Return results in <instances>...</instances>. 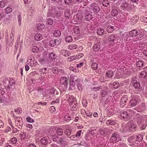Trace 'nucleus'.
I'll list each match as a JSON object with an SVG mask.
<instances>
[{
	"instance_id": "obj_1",
	"label": "nucleus",
	"mask_w": 147,
	"mask_h": 147,
	"mask_svg": "<svg viewBox=\"0 0 147 147\" xmlns=\"http://www.w3.org/2000/svg\"><path fill=\"white\" fill-rule=\"evenodd\" d=\"M122 136L118 132L114 131L112 134L110 140L111 142H116L121 140Z\"/></svg>"
},
{
	"instance_id": "obj_2",
	"label": "nucleus",
	"mask_w": 147,
	"mask_h": 147,
	"mask_svg": "<svg viewBox=\"0 0 147 147\" xmlns=\"http://www.w3.org/2000/svg\"><path fill=\"white\" fill-rule=\"evenodd\" d=\"M47 17H52L55 18L57 17L58 19H60V16L58 14V12L55 8H51L48 12Z\"/></svg>"
},
{
	"instance_id": "obj_3",
	"label": "nucleus",
	"mask_w": 147,
	"mask_h": 147,
	"mask_svg": "<svg viewBox=\"0 0 147 147\" xmlns=\"http://www.w3.org/2000/svg\"><path fill=\"white\" fill-rule=\"evenodd\" d=\"M136 126L133 121L127 123L125 126L123 127L125 131L130 130L134 131L136 130Z\"/></svg>"
},
{
	"instance_id": "obj_4",
	"label": "nucleus",
	"mask_w": 147,
	"mask_h": 147,
	"mask_svg": "<svg viewBox=\"0 0 147 147\" xmlns=\"http://www.w3.org/2000/svg\"><path fill=\"white\" fill-rule=\"evenodd\" d=\"M111 129H109L107 128H105L103 129H100L98 131V133L101 135L105 136L108 134H111L112 132Z\"/></svg>"
},
{
	"instance_id": "obj_5",
	"label": "nucleus",
	"mask_w": 147,
	"mask_h": 147,
	"mask_svg": "<svg viewBox=\"0 0 147 147\" xmlns=\"http://www.w3.org/2000/svg\"><path fill=\"white\" fill-rule=\"evenodd\" d=\"M132 111H131L129 110H127L125 111H121L120 112V116L121 118L125 119L127 118L131 114V113Z\"/></svg>"
},
{
	"instance_id": "obj_6",
	"label": "nucleus",
	"mask_w": 147,
	"mask_h": 147,
	"mask_svg": "<svg viewBox=\"0 0 147 147\" xmlns=\"http://www.w3.org/2000/svg\"><path fill=\"white\" fill-rule=\"evenodd\" d=\"M90 11L93 10L94 12L97 13L100 10V8L94 3L91 4L89 7Z\"/></svg>"
},
{
	"instance_id": "obj_7",
	"label": "nucleus",
	"mask_w": 147,
	"mask_h": 147,
	"mask_svg": "<svg viewBox=\"0 0 147 147\" xmlns=\"http://www.w3.org/2000/svg\"><path fill=\"white\" fill-rule=\"evenodd\" d=\"M22 119L20 117H17L15 121V126L19 129H22V122L21 121Z\"/></svg>"
},
{
	"instance_id": "obj_8",
	"label": "nucleus",
	"mask_w": 147,
	"mask_h": 147,
	"mask_svg": "<svg viewBox=\"0 0 147 147\" xmlns=\"http://www.w3.org/2000/svg\"><path fill=\"white\" fill-rule=\"evenodd\" d=\"M135 118L138 125H140L142 123H143L144 121L141 115L139 114H137L136 115Z\"/></svg>"
},
{
	"instance_id": "obj_9",
	"label": "nucleus",
	"mask_w": 147,
	"mask_h": 147,
	"mask_svg": "<svg viewBox=\"0 0 147 147\" xmlns=\"http://www.w3.org/2000/svg\"><path fill=\"white\" fill-rule=\"evenodd\" d=\"M71 15L70 10L69 9H67L64 11V16L65 18L67 19H69Z\"/></svg>"
},
{
	"instance_id": "obj_10",
	"label": "nucleus",
	"mask_w": 147,
	"mask_h": 147,
	"mask_svg": "<svg viewBox=\"0 0 147 147\" xmlns=\"http://www.w3.org/2000/svg\"><path fill=\"white\" fill-rule=\"evenodd\" d=\"M60 53L61 55L65 57H68L70 55V52L69 51L65 50H61L60 51Z\"/></svg>"
},
{
	"instance_id": "obj_11",
	"label": "nucleus",
	"mask_w": 147,
	"mask_h": 147,
	"mask_svg": "<svg viewBox=\"0 0 147 147\" xmlns=\"http://www.w3.org/2000/svg\"><path fill=\"white\" fill-rule=\"evenodd\" d=\"M138 35V33L137 31L135 30L131 31L129 33V35H130L131 37H134L136 38H137Z\"/></svg>"
},
{
	"instance_id": "obj_12",
	"label": "nucleus",
	"mask_w": 147,
	"mask_h": 147,
	"mask_svg": "<svg viewBox=\"0 0 147 147\" xmlns=\"http://www.w3.org/2000/svg\"><path fill=\"white\" fill-rule=\"evenodd\" d=\"M71 80H73V82H76V84L80 81L76 76L73 75H71L70 76V81H71Z\"/></svg>"
},
{
	"instance_id": "obj_13",
	"label": "nucleus",
	"mask_w": 147,
	"mask_h": 147,
	"mask_svg": "<svg viewBox=\"0 0 147 147\" xmlns=\"http://www.w3.org/2000/svg\"><path fill=\"white\" fill-rule=\"evenodd\" d=\"M74 118L73 116L69 115H66L64 117V120L67 122H69L71 119Z\"/></svg>"
},
{
	"instance_id": "obj_14",
	"label": "nucleus",
	"mask_w": 147,
	"mask_h": 147,
	"mask_svg": "<svg viewBox=\"0 0 147 147\" xmlns=\"http://www.w3.org/2000/svg\"><path fill=\"white\" fill-rule=\"evenodd\" d=\"M67 78L65 77H62L61 78L60 80V83L62 84L65 85H67Z\"/></svg>"
},
{
	"instance_id": "obj_15",
	"label": "nucleus",
	"mask_w": 147,
	"mask_h": 147,
	"mask_svg": "<svg viewBox=\"0 0 147 147\" xmlns=\"http://www.w3.org/2000/svg\"><path fill=\"white\" fill-rule=\"evenodd\" d=\"M67 100L69 102V104L70 103L74 101L75 100H76L74 97L70 95H67Z\"/></svg>"
},
{
	"instance_id": "obj_16",
	"label": "nucleus",
	"mask_w": 147,
	"mask_h": 147,
	"mask_svg": "<svg viewBox=\"0 0 147 147\" xmlns=\"http://www.w3.org/2000/svg\"><path fill=\"white\" fill-rule=\"evenodd\" d=\"M15 84V80L12 79H11L9 81V84L7 86V88H10V86H13Z\"/></svg>"
},
{
	"instance_id": "obj_17",
	"label": "nucleus",
	"mask_w": 147,
	"mask_h": 147,
	"mask_svg": "<svg viewBox=\"0 0 147 147\" xmlns=\"http://www.w3.org/2000/svg\"><path fill=\"white\" fill-rule=\"evenodd\" d=\"M14 37L13 36H10L9 40V41L8 40H6V44L8 45V46L11 47L12 45V43L13 42Z\"/></svg>"
},
{
	"instance_id": "obj_18",
	"label": "nucleus",
	"mask_w": 147,
	"mask_h": 147,
	"mask_svg": "<svg viewBox=\"0 0 147 147\" xmlns=\"http://www.w3.org/2000/svg\"><path fill=\"white\" fill-rule=\"evenodd\" d=\"M34 38L35 40L39 41L42 39V36L39 34H36L34 36Z\"/></svg>"
},
{
	"instance_id": "obj_19",
	"label": "nucleus",
	"mask_w": 147,
	"mask_h": 147,
	"mask_svg": "<svg viewBox=\"0 0 147 147\" xmlns=\"http://www.w3.org/2000/svg\"><path fill=\"white\" fill-rule=\"evenodd\" d=\"M133 86L134 87L137 89H139L140 87V83L138 82H136L133 83Z\"/></svg>"
},
{
	"instance_id": "obj_20",
	"label": "nucleus",
	"mask_w": 147,
	"mask_h": 147,
	"mask_svg": "<svg viewBox=\"0 0 147 147\" xmlns=\"http://www.w3.org/2000/svg\"><path fill=\"white\" fill-rule=\"evenodd\" d=\"M113 75V72L111 70H108L106 73V76L109 78H111Z\"/></svg>"
},
{
	"instance_id": "obj_21",
	"label": "nucleus",
	"mask_w": 147,
	"mask_h": 147,
	"mask_svg": "<svg viewBox=\"0 0 147 147\" xmlns=\"http://www.w3.org/2000/svg\"><path fill=\"white\" fill-rule=\"evenodd\" d=\"M137 101L135 99H133L131 100L129 102L130 105L132 107H134L137 104Z\"/></svg>"
},
{
	"instance_id": "obj_22",
	"label": "nucleus",
	"mask_w": 147,
	"mask_h": 147,
	"mask_svg": "<svg viewBox=\"0 0 147 147\" xmlns=\"http://www.w3.org/2000/svg\"><path fill=\"white\" fill-rule=\"evenodd\" d=\"M76 84V82H73V80L70 81L69 88L71 90L75 88L74 86H75Z\"/></svg>"
},
{
	"instance_id": "obj_23",
	"label": "nucleus",
	"mask_w": 147,
	"mask_h": 147,
	"mask_svg": "<svg viewBox=\"0 0 147 147\" xmlns=\"http://www.w3.org/2000/svg\"><path fill=\"white\" fill-rule=\"evenodd\" d=\"M83 13H78L76 15V18L78 20H81L83 17Z\"/></svg>"
},
{
	"instance_id": "obj_24",
	"label": "nucleus",
	"mask_w": 147,
	"mask_h": 147,
	"mask_svg": "<svg viewBox=\"0 0 147 147\" xmlns=\"http://www.w3.org/2000/svg\"><path fill=\"white\" fill-rule=\"evenodd\" d=\"M63 132V129H62L61 128H58L56 131V133L57 134H58V135H62Z\"/></svg>"
},
{
	"instance_id": "obj_25",
	"label": "nucleus",
	"mask_w": 147,
	"mask_h": 147,
	"mask_svg": "<svg viewBox=\"0 0 147 147\" xmlns=\"http://www.w3.org/2000/svg\"><path fill=\"white\" fill-rule=\"evenodd\" d=\"M78 47V46L76 44H71L68 46V48L71 50H73L76 49Z\"/></svg>"
},
{
	"instance_id": "obj_26",
	"label": "nucleus",
	"mask_w": 147,
	"mask_h": 147,
	"mask_svg": "<svg viewBox=\"0 0 147 147\" xmlns=\"http://www.w3.org/2000/svg\"><path fill=\"white\" fill-rule=\"evenodd\" d=\"M104 32V30L102 28H99L97 30V33L99 35H103Z\"/></svg>"
},
{
	"instance_id": "obj_27",
	"label": "nucleus",
	"mask_w": 147,
	"mask_h": 147,
	"mask_svg": "<svg viewBox=\"0 0 147 147\" xmlns=\"http://www.w3.org/2000/svg\"><path fill=\"white\" fill-rule=\"evenodd\" d=\"M19 137L20 138L24 139L26 138H27L26 134L25 133L21 132L19 134Z\"/></svg>"
},
{
	"instance_id": "obj_28",
	"label": "nucleus",
	"mask_w": 147,
	"mask_h": 147,
	"mask_svg": "<svg viewBox=\"0 0 147 147\" xmlns=\"http://www.w3.org/2000/svg\"><path fill=\"white\" fill-rule=\"evenodd\" d=\"M116 123L115 121H111V120H108L106 124L107 125H115Z\"/></svg>"
},
{
	"instance_id": "obj_29",
	"label": "nucleus",
	"mask_w": 147,
	"mask_h": 147,
	"mask_svg": "<svg viewBox=\"0 0 147 147\" xmlns=\"http://www.w3.org/2000/svg\"><path fill=\"white\" fill-rule=\"evenodd\" d=\"M71 130L69 129H66L64 131V133L68 137H69V136L71 134Z\"/></svg>"
},
{
	"instance_id": "obj_30",
	"label": "nucleus",
	"mask_w": 147,
	"mask_h": 147,
	"mask_svg": "<svg viewBox=\"0 0 147 147\" xmlns=\"http://www.w3.org/2000/svg\"><path fill=\"white\" fill-rule=\"evenodd\" d=\"M66 41L67 42H71L72 41V38L70 36H67L65 38Z\"/></svg>"
},
{
	"instance_id": "obj_31",
	"label": "nucleus",
	"mask_w": 147,
	"mask_h": 147,
	"mask_svg": "<svg viewBox=\"0 0 147 147\" xmlns=\"http://www.w3.org/2000/svg\"><path fill=\"white\" fill-rule=\"evenodd\" d=\"M114 29L113 26H109L107 28V31L109 33H111L114 30Z\"/></svg>"
},
{
	"instance_id": "obj_32",
	"label": "nucleus",
	"mask_w": 147,
	"mask_h": 147,
	"mask_svg": "<svg viewBox=\"0 0 147 147\" xmlns=\"http://www.w3.org/2000/svg\"><path fill=\"white\" fill-rule=\"evenodd\" d=\"M143 139V136L140 134L137 136L136 141L140 142L142 141Z\"/></svg>"
},
{
	"instance_id": "obj_33",
	"label": "nucleus",
	"mask_w": 147,
	"mask_h": 147,
	"mask_svg": "<svg viewBox=\"0 0 147 147\" xmlns=\"http://www.w3.org/2000/svg\"><path fill=\"white\" fill-rule=\"evenodd\" d=\"M33 58V57L32 56L30 55L29 56L28 58V64L29 65H32V64L31 62H32L31 61L32 60V58Z\"/></svg>"
},
{
	"instance_id": "obj_34",
	"label": "nucleus",
	"mask_w": 147,
	"mask_h": 147,
	"mask_svg": "<svg viewBox=\"0 0 147 147\" xmlns=\"http://www.w3.org/2000/svg\"><path fill=\"white\" fill-rule=\"evenodd\" d=\"M40 142L42 144L45 145L47 143L48 141L47 138L44 137L40 139Z\"/></svg>"
},
{
	"instance_id": "obj_35",
	"label": "nucleus",
	"mask_w": 147,
	"mask_h": 147,
	"mask_svg": "<svg viewBox=\"0 0 147 147\" xmlns=\"http://www.w3.org/2000/svg\"><path fill=\"white\" fill-rule=\"evenodd\" d=\"M111 14L113 16H117L118 14V11L117 10L113 9L111 12Z\"/></svg>"
},
{
	"instance_id": "obj_36",
	"label": "nucleus",
	"mask_w": 147,
	"mask_h": 147,
	"mask_svg": "<svg viewBox=\"0 0 147 147\" xmlns=\"http://www.w3.org/2000/svg\"><path fill=\"white\" fill-rule=\"evenodd\" d=\"M147 76V74L146 71H143L141 72L140 76L142 78H146Z\"/></svg>"
},
{
	"instance_id": "obj_37",
	"label": "nucleus",
	"mask_w": 147,
	"mask_h": 147,
	"mask_svg": "<svg viewBox=\"0 0 147 147\" xmlns=\"http://www.w3.org/2000/svg\"><path fill=\"white\" fill-rule=\"evenodd\" d=\"M115 37L113 35H111L109 37V40L111 42V43L113 42L115 39Z\"/></svg>"
},
{
	"instance_id": "obj_38",
	"label": "nucleus",
	"mask_w": 147,
	"mask_h": 147,
	"mask_svg": "<svg viewBox=\"0 0 147 147\" xmlns=\"http://www.w3.org/2000/svg\"><path fill=\"white\" fill-rule=\"evenodd\" d=\"M77 103V102L76 100H75L73 102H72L70 103L69 104L71 107L75 108L76 107Z\"/></svg>"
},
{
	"instance_id": "obj_39",
	"label": "nucleus",
	"mask_w": 147,
	"mask_h": 147,
	"mask_svg": "<svg viewBox=\"0 0 147 147\" xmlns=\"http://www.w3.org/2000/svg\"><path fill=\"white\" fill-rule=\"evenodd\" d=\"M45 26L43 24L39 23L37 25V28L39 30H42L44 28Z\"/></svg>"
},
{
	"instance_id": "obj_40",
	"label": "nucleus",
	"mask_w": 147,
	"mask_h": 147,
	"mask_svg": "<svg viewBox=\"0 0 147 147\" xmlns=\"http://www.w3.org/2000/svg\"><path fill=\"white\" fill-rule=\"evenodd\" d=\"M92 16L90 14H87L85 16L86 19L87 21L92 20Z\"/></svg>"
},
{
	"instance_id": "obj_41",
	"label": "nucleus",
	"mask_w": 147,
	"mask_h": 147,
	"mask_svg": "<svg viewBox=\"0 0 147 147\" xmlns=\"http://www.w3.org/2000/svg\"><path fill=\"white\" fill-rule=\"evenodd\" d=\"M32 51L34 53H37L39 51V48L36 46H34L32 47Z\"/></svg>"
},
{
	"instance_id": "obj_42",
	"label": "nucleus",
	"mask_w": 147,
	"mask_h": 147,
	"mask_svg": "<svg viewBox=\"0 0 147 147\" xmlns=\"http://www.w3.org/2000/svg\"><path fill=\"white\" fill-rule=\"evenodd\" d=\"M61 34V33L60 31L57 30L55 31L53 33L54 36L55 37H58Z\"/></svg>"
},
{
	"instance_id": "obj_43",
	"label": "nucleus",
	"mask_w": 147,
	"mask_h": 147,
	"mask_svg": "<svg viewBox=\"0 0 147 147\" xmlns=\"http://www.w3.org/2000/svg\"><path fill=\"white\" fill-rule=\"evenodd\" d=\"M93 49L94 51H98L100 49V46L97 44H95L93 47Z\"/></svg>"
},
{
	"instance_id": "obj_44",
	"label": "nucleus",
	"mask_w": 147,
	"mask_h": 147,
	"mask_svg": "<svg viewBox=\"0 0 147 147\" xmlns=\"http://www.w3.org/2000/svg\"><path fill=\"white\" fill-rule=\"evenodd\" d=\"M144 64V63L143 61H139L137 63V66L138 67H142Z\"/></svg>"
},
{
	"instance_id": "obj_45",
	"label": "nucleus",
	"mask_w": 147,
	"mask_h": 147,
	"mask_svg": "<svg viewBox=\"0 0 147 147\" xmlns=\"http://www.w3.org/2000/svg\"><path fill=\"white\" fill-rule=\"evenodd\" d=\"M48 55L49 58L50 59L53 60L55 59V55L54 53H49Z\"/></svg>"
},
{
	"instance_id": "obj_46",
	"label": "nucleus",
	"mask_w": 147,
	"mask_h": 147,
	"mask_svg": "<svg viewBox=\"0 0 147 147\" xmlns=\"http://www.w3.org/2000/svg\"><path fill=\"white\" fill-rule=\"evenodd\" d=\"M76 85L78 90L81 91L82 90V85L80 83V81H79Z\"/></svg>"
},
{
	"instance_id": "obj_47",
	"label": "nucleus",
	"mask_w": 147,
	"mask_h": 147,
	"mask_svg": "<svg viewBox=\"0 0 147 147\" xmlns=\"http://www.w3.org/2000/svg\"><path fill=\"white\" fill-rule=\"evenodd\" d=\"M109 4V2L107 0H104L102 2V5L105 7H107Z\"/></svg>"
},
{
	"instance_id": "obj_48",
	"label": "nucleus",
	"mask_w": 147,
	"mask_h": 147,
	"mask_svg": "<svg viewBox=\"0 0 147 147\" xmlns=\"http://www.w3.org/2000/svg\"><path fill=\"white\" fill-rule=\"evenodd\" d=\"M5 91L3 89H0V96L2 97L3 96H6L5 95Z\"/></svg>"
},
{
	"instance_id": "obj_49",
	"label": "nucleus",
	"mask_w": 147,
	"mask_h": 147,
	"mask_svg": "<svg viewBox=\"0 0 147 147\" xmlns=\"http://www.w3.org/2000/svg\"><path fill=\"white\" fill-rule=\"evenodd\" d=\"M56 45H59L61 42L62 39L61 38H58L54 40Z\"/></svg>"
},
{
	"instance_id": "obj_50",
	"label": "nucleus",
	"mask_w": 147,
	"mask_h": 147,
	"mask_svg": "<svg viewBox=\"0 0 147 147\" xmlns=\"http://www.w3.org/2000/svg\"><path fill=\"white\" fill-rule=\"evenodd\" d=\"M98 67L97 64L95 63H94L92 65V68L94 70L96 69Z\"/></svg>"
},
{
	"instance_id": "obj_51",
	"label": "nucleus",
	"mask_w": 147,
	"mask_h": 147,
	"mask_svg": "<svg viewBox=\"0 0 147 147\" xmlns=\"http://www.w3.org/2000/svg\"><path fill=\"white\" fill-rule=\"evenodd\" d=\"M49 45L51 47H54L56 45L55 40H50L49 42Z\"/></svg>"
},
{
	"instance_id": "obj_52",
	"label": "nucleus",
	"mask_w": 147,
	"mask_h": 147,
	"mask_svg": "<svg viewBox=\"0 0 147 147\" xmlns=\"http://www.w3.org/2000/svg\"><path fill=\"white\" fill-rule=\"evenodd\" d=\"M76 57L75 56H73L69 57L68 59V61H71L76 59Z\"/></svg>"
},
{
	"instance_id": "obj_53",
	"label": "nucleus",
	"mask_w": 147,
	"mask_h": 147,
	"mask_svg": "<svg viewBox=\"0 0 147 147\" xmlns=\"http://www.w3.org/2000/svg\"><path fill=\"white\" fill-rule=\"evenodd\" d=\"M127 97L126 96H124L122 97L121 101L122 102H127Z\"/></svg>"
},
{
	"instance_id": "obj_54",
	"label": "nucleus",
	"mask_w": 147,
	"mask_h": 147,
	"mask_svg": "<svg viewBox=\"0 0 147 147\" xmlns=\"http://www.w3.org/2000/svg\"><path fill=\"white\" fill-rule=\"evenodd\" d=\"M113 86L115 89L117 88L119 86V84L118 82H115L113 83Z\"/></svg>"
},
{
	"instance_id": "obj_55",
	"label": "nucleus",
	"mask_w": 147,
	"mask_h": 147,
	"mask_svg": "<svg viewBox=\"0 0 147 147\" xmlns=\"http://www.w3.org/2000/svg\"><path fill=\"white\" fill-rule=\"evenodd\" d=\"M52 71L54 74H57L59 73V69L56 67H55L53 69Z\"/></svg>"
},
{
	"instance_id": "obj_56",
	"label": "nucleus",
	"mask_w": 147,
	"mask_h": 147,
	"mask_svg": "<svg viewBox=\"0 0 147 147\" xmlns=\"http://www.w3.org/2000/svg\"><path fill=\"white\" fill-rule=\"evenodd\" d=\"M85 114L87 117L91 118L92 116V113L91 112H90L89 111H87L85 112Z\"/></svg>"
},
{
	"instance_id": "obj_57",
	"label": "nucleus",
	"mask_w": 147,
	"mask_h": 147,
	"mask_svg": "<svg viewBox=\"0 0 147 147\" xmlns=\"http://www.w3.org/2000/svg\"><path fill=\"white\" fill-rule=\"evenodd\" d=\"M12 9L9 7H7L5 9L6 12L7 13H10L12 11Z\"/></svg>"
},
{
	"instance_id": "obj_58",
	"label": "nucleus",
	"mask_w": 147,
	"mask_h": 147,
	"mask_svg": "<svg viewBox=\"0 0 147 147\" xmlns=\"http://www.w3.org/2000/svg\"><path fill=\"white\" fill-rule=\"evenodd\" d=\"M48 24L49 25H51L53 23V20L51 19H48L47 22Z\"/></svg>"
},
{
	"instance_id": "obj_59",
	"label": "nucleus",
	"mask_w": 147,
	"mask_h": 147,
	"mask_svg": "<svg viewBox=\"0 0 147 147\" xmlns=\"http://www.w3.org/2000/svg\"><path fill=\"white\" fill-rule=\"evenodd\" d=\"M15 111L18 113H20L22 112V109L20 108H17L15 110Z\"/></svg>"
},
{
	"instance_id": "obj_60",
	"label": "nucleus",
	"mask_w": 147,
	"mask_h": 147,
	"mask_svg": "<svg viewBox=\"0 0 147 147\" xmlns=\"http://www.w3.org/2000/svg\"><path fill=\"white\" fill-rule=\"evenodd\" d=\"M18 22L19 23V25L20 26L21 24V20H22L21 16V15H18Z\"/></svg>"
},
{
	"instance_id": "obj_61",
	"label": "nucleus",
	"mask_w": 147,
	"mask_h": 147,
	"mask_svg": "<svg viewBox=\"0 0 147 147\" xmlns=\"http://www.w3.org/2000/svg\"><path fill=\"white\" fill-rule=\"evenodd\" d=\"M69 69L70 70L72 71L73 72H77L78 70L74 67L71 66L69 67Z\"/></svg>"
},
{
	"instance_id": "obj_62",
	"label": "nucleus",
	"mask_w": 147,
	"mask_h": 147,
	"mask_svg": "<svg viewBox=\"0 0 147 147\" xmlns=\"http://www.w3.org/2000/svg\"><path fill=\"white\" fill-rule=\"evenodd\" d=\"M26 120L28 122L32 123L34 121L33 119H32L30 117H28L26 118Z\"/></svg>"
},
{
	"instance_id": "obj_63",
	"label": "nucleus",
	"mask_w": 147,
	"mask_h": 147,
	"mask_svg": "<svg viewBox=\"0 0 147 147\" xmlns=\"http://www.w3.org/2000/svg\"><path fill=\"white\" fill-rule=\"evenodd\" d=\"M11 142L13 144H16L17 142V139L16 138H12L11 139Z\"/></svg>"
},
{
	"instance_id": "obj_64",
	"label": "nucleus",
	"mask_w": 147,
	"mask_h": 147,
	"mask_svg": "<svg viewBox=\"0 0 147 147\" xmlns=\"http://www.w3.org/2000/svg\"><path fill=\"white\" fill-rule=\"evenodd\" d=\"M50 111L51 113L55 112V108L54 106H51L50 108Z\"/></svg>"
}]
</instances>
